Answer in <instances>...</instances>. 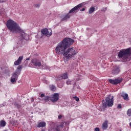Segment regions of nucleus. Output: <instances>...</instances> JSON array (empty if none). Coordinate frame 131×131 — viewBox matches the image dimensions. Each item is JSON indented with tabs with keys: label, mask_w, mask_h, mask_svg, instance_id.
Masks as SVG:
<instances>
[{
	"label": "nucleus",
	"mask_w": 131,
	"mask_h": 131,
	"mask_svg": "<svg viewBox=\"0 0 131 131\" xmlns=\"http://www.w3.org/2000/svg\"><path fill=\"white\" fill-rule=\"evenodd\" d=\"M74 39L66 37L60 41L56 47L55 52L56 54L63 55L66 61L70 60L72 57H74L76 55L75 50L73 48H70L75 42Z\"/></svg>",
	"instance_id": "nucleus-1"
},
{
	"label": "nucleus",
	"mask_w": 131,
	"mask_h": 131,
	"mask_svg": "<svg viewBox=\"0 0 131 131\" xmlns=\"http://www.w3.org/2000/svg\"><path fill=\"white\" fill-rule=\"evenodd\" d=\"M6 26L11 33L13 34H18L20 35V38L18 39V41L17 42V45H18V47L24 46L25 42L29 39V35L25 33L24 30L21 29L19 24L16 21L10 19L7 21Z\"/></svg>",
	"instance_id": "nucleus-2"
},
{
	"label": "nucleus",
	"mask_w": 131,
	"mask_h": 131,
	"mask_svg": "<svg viewBox=\"0 0 131 131\" xmlns=\"http://www.w3.org/2000/svg\"><path fill=\"white\" fill-rule=\"evenodd\" d=\"M131 48L120 50L118 53V59H122L123 62H127L130 60Z\"/></svg>",
	"instance_id": "nucleus-3"
},
{
	"label": "nucleus",
	"mask_w": 131,
	"mask_h": 131,
	"mask_svg": "<svg viewBox=\"0 0 131 131\" xmlns=\"http://www.w3.org/2000/svg\"><path fill=\"white\" fill-rule=\"evenodd\" d=\"M105 102L103 103V107H104V109L107 108V106L112 107L114 104V96L111 97V95L110 94L105 98Z\"/></svg>",
	"instance_id": "nucleus-4"
},
{
	"label": "nucleus",
	"mask_w": 131,
	"mask_h": 131,
	"mask_svg": "<svg viewBox=\"0 0 131 131\" xmlns=\"http://www.w3.org/2000/svg\"><path fill=\"white\" fill-rule=\"evenodd\" d=\"M86 4H88L87 2H83L78 4V5L76 6L75 7H74V8H73L72 9L70 10V13H77V12H78V11H79V10H80V9H81V8L83 7V6H85Z\"/></svg>",
	"instance_id": "nucleus-5"
},
{
	"label": "nucleus",
	"mask_w": 131,
	"mask_h": 131,
	"mask_svg": "<svg viewBox=\"0 0 131 131\" xmlns=\"http://www.w3.org/2000/svg\"><path fill=\"white\" fill-rule=\"evenodd\" d=\"M23 68L22 66H18L17 68V69L15 70V72L12 74V76L11 77L12 78H15L18 79V77H19V75L21 74V71Z\"/></svg>",
	"instance_id": "nucleus-6"
},
{
	"label": "nucleus",
	"mask_w": 131,
	"mask_h": 131,
	"mask_svg": "<svg viewBox=\"0 0 131 131\" xmlns=\"http://www.w3.org/2000/svg\"><path fill=\"white\" fill-rule=\"evenodd\" d=\"M122 80H123V79H122V78H117L115 79H109L108 80V82H109V83L113 84L114 85H117V84L121 83V82H122Z\"/></svg>",
	"instance_id": "nucleus-7"
},
{
	"label": "nucleus",
	"mask_w": 131,
	"mask_h": 131,
	"mask_svg": "<svg viewBox=\"0 0 131 131\" xmlns=\"http://www.w3.org/2000/svg\"><path fill=\"white\" fill-rule=\"evenodd\" d=\"M41 36L40 37V38H42V37L43 35H45V36H47V37H50L51 35H52L53 31L52 30H50V33L49 32V30L47 28H45L42 30H41Z\"/></svg>",
	"instance_id": "nucleus-8"
},
{
	"label": "nucleus",
	"mask_w": 131,
	"mask_h": 131,
	"mask_svg": "<svg viewBox=\"0 0 131 131\" xmlns=\"http://www.w3.org/2000/svg\"><path fill=\"white\" fill-rule=\"evenodd\" d=\"M60 97V94L59 93H54L50 96V101L52 103H56L59 101V97Z\"/></svg>",
	"instance_id": "nucleus-9"
},
{
	"label": "nucleus",
	"mask_w": 131,
	"mask_h": 131,
	"mask_svg": "<svg viewBox=\"0 0 131 131\" xmlns=\"http://www.w3.org/2000/svg\"><path fill=\"white\" fill-rule=\"evenodd\" d=\"M31 63H32L34 66L35 67H43V66L41 64V62L37 59V58H34L31 60Z\"/></svg>",
	"instance_id": "nucleus-10"
},
{
	"label": "nucleus",
	"mask_w": 131,
	"mask_h": 131,
	"mask_svg": "<svg viewBox=\"0 0 131 131\" xmlns=\"http://www.w3.org/2000/svg\"><path fill=\"white\" fill-rule=\"evenodd\" d=\"M120 73V68L119 67H115L112 71V74L113 75H117Z\"/></svg>",
	"instance_id": "nucleus-11"
},
{
	"label": "nucleus",
	"mask_w": 131,
	"mask_h": 131,
	"mask_svg": "<svg viewBox=\"0 0 131 131\" xmlns=\"http://www.w3.org/2000/svg\"><path fill=\"white\" fill-rule=\"evenodd\" d=\"M70 14H74V13H70V11H69L68 13H67L64 16L61 18V21H67V20L70 19V17H71Z\"/></svg>",
	"instance_id": "nucleus-12"
},
{
	"label": "nucleus",
	"mask_w": 131,
	"mask_h": 131,
	"mask_svg": "<svg viewBox=\"0 0 131 131\" xmlns=\"http://www.w3.org/2000/svg\"><path fill=\"white\" fill-rule=\"evenodd\" d=\"M56 81H57V86L59 88V89H62L63 86H64V83L63 82V80L60 79V78H58Z\"/></svg>",
	"instance_id": "nucleus-13"
},
{
	"label": "nucleus",
	"mask_w": 131,
	"mask_h": 131,
	"mask_svg": "<svg viewBox=\"0 0 131 131\" xmlns=\"http://www.w3.org/2000/svg\"><path fill=\"white\" fill-rule=\"evenodd\" d=\"M23 60V56H19L18 59L14 62V65L15 66H18V65H20Z\"/></svg>",
	"instance_id": "nucleus-14"
},
{
	"label": "nucleus",
	"mask_w": 131,
	"mask_h": 131,
	"mask_svg": "<svg viewBox=\"0 0 131 131\" xmlns=\"http://www.w3.org/2000/svg\"><path fill=\"white\" fill-rule=\"evenodd\" d=\"M108 128V121H105L102 124V129L106 130Z\"/></svg>",
	"instance_id": "nucleus-15"
},
{
	"label": "nucleus",
	"mask_w": 131,
	"mask_h": 131,
	"mask_svg": "<svg viewBox=\"0 0 131 131\" xmlns=\"http://www.w3.org/2000/svg\"><path fill=\"white\" fill-rule=\"evenodd\" d=\"M46 125H47L46 122H40L38 124L37 127H45Z\"/></svg>",
	"instance_id": "nucleus-16"
},
{
	"label": "nucleus",
	"mask_w": 131,
	"mask_h": 131,
	"mask_svg": "<svg viewBox=\"0 0 131 131\" xmlns=\"http://www.w3.org/2000/svg\"><path fill=\"white\" fill-rule=\"evenodd\" d=\"M49 88L52 92H56V91H57V88H56L55 85H49Z\"/></svg>",
	"instance_id": "nucleus-17"
},
{
	"label": "nucleus",
	"mask_w": 131,
	"mask_h": 131,
	"mask_svg": "<svg viewBox=\"0 0 131 131\" xmlns=\"http://www.w3.org/2000/svg\"><path fill=\"white\" fill-rule=\"evenodd\" d=\"M48 131H61V129L59 127V125H57L56 127L49 129Z\"/></svg>",
	"instance_id": "nucleus-18"
},
{
	"label": "nucleus",
	"mask_w": 131,
	"mask_h": 131,
	"mask_svg": "<svg viewBox=\"0 0 131 131\" xmlns=\"http://www.w3.org/2000/svg\"><path fill=\"white\" fill-rule=\"evenodd\" d=\"M60 78V79H67V78H68V74H67V73H66L64 74H63Z\"/></svg>",
	"instance_id": "nucleus-19"
},
{
	"label": "nucleus",
	"mask_w": 131,
	"mask_h": 131,
	"mask_svg": "<svg viewBox=\"0 0 131 131\" xmlns=\"http://www.w3.org/2000/svg\"><path fill=\"white\" fill-rule=\"evenodd\" d=\"M6 124H7V122L5 120H2L0 122V126L2 127H5L6 126Z\"/></svg>",
	"instance_id": "nucleus-20"
},
{
	"label": "nucleus",
	"mask_w": 131,
	"mask_h": 131,
	"mask_svg": "<svg viewBox=\"0 0 131 131\" xmlns=\"http://www.w3.org/2000/svg\"><path fill=\"white\" fill-rule=\"evenodd\" d=\"M14 105L15 107L17 108V109H20V108L21 107V105L19 104V103H18V102H17V101L14 102Z\"/></svg>",
	"instance_id": "nucleus-21"
},
{
	"label": "nucleus",
	"mask_w": 131,
	"mask_h": 131,
	"mask_svg": "<svg viewBox=\"0 0 131 131\" xmlns=\"http://www.w3.org/2000/svg\"><path fill=\"white\" fill-rule=\"evenodd\" d=\"M94 11H95V7H91L89 10V14H93V13H94Z\"/></svg>",
	"instance_id": "nucleus-22"
},
{
	"label": "nucleus",
	"mask_w": 131,
	"mask_h": 131,
	"mask_svg": "<svg viewBox=\"0 0 131 131\" xmlns=\"http://www.w3.org/2000/svg\"><path fill=\"white\" fill-rule=\"evenodd\" d=\"M124 100H125V101H129V98H128V94H124V97H123Z\"/></svg>",
	"instance_id": "nucleus-23"
},
{
	"label": "nucleus",
	"mask_w": 131,
	"mask_h": 131,
	"mask_svg": "<svg viewBox=\"0 0 131 131\" xmlns=\"http://www.w3.org/2000/svg\"><path fill=\"white\" fill-rule=\"evenodd\" d=\"M10 123L12 124V125H15L16 124V120L13 119L10 121Z\"/></svg>",
	"instance_id": "nucleus-24"
},
{
	"label": "nucleus",
	"mask_w": 131,
	"mask_h": 131,
	"mask_svg": "<svg viewBox=\"0 0 131 131\" xmlns=\"http://www.w3.org/2000/svg\"><path fill=\"white\" fill-rule=\"evenodd\" d=\"M49 100L51 101V96H47L44 98V101H45V102H47V101H49Z\"/></svg>",
	"instance_id": "nucleus-25"
},
{
	"label": "nucleus",
	"mask_w": 131,
	"mask_h": 131,
	"mask_svg": "<svg viewBox=\"0 0 131 131\" xmlns=\"http://www.w3.org/2000/svg\"><path fill=\"white\" fill-rule=\"evenodd\" d=\"M18 79H16L15 78H11V81L12 82V83H15V82H16V81H17V80Z\"/></svg>",
	"instance_id": "nucleus-26"
},
{
	"label": "nucleus",
	"mask_w": 131,
	"mask_h": 131,
	"mask_svg": "<svg viewBox=\"0 0 131 131\" xmlns=\"http://www.w3.org/2000/svg\"><path fill=\"white\" fill-rule=\"evenodd\" d=\"M127 115L128 116H131V108H129L127 111Z\"/></svg>",
	"instance_id": "nucleus-27"
},
{
	"label": "nucleus",
	"mask_w": 131,
	"mask_h": 131,
	"mask_svg": "<svg viewBox=\"0 0 131 131\" xmlns=\"http://www.w3.org/2000/svg\"><path fill=\"white\" fill-rule=\"evenodd\" d=\"M42 82H43L44 83H48V81L46 80V77H43L42 79Z\"/></svg>",
	"instance_id": "nucleus-28"
},
{
	"label": "nucleus",
	"mask_w": 131,
	"mask_h": 131,
	"mask_svg": "<svg viewBox=\"0 0 131 131\" xmlns=\"http://www.w3.org/2000/svg\"><path fill=\"white\" fill-rule=\"evenodd\" d=\"M74 98L75 99V101H76V102H79V98L77 97V96H75Z\"/></svg>",
	"instance_id": "nucleus-29"
},
{
	"label": "nucleus",
	"mask_w": 131,
	"mask_h": 131,
	"mask_svg": "<svg viewBox=\"0 0 131 131\" xmlns=\"http://www.w3.org/2000/svg\"><path fill=\"white\" fill-rule=\"evenodd\" d=\"M118 109H121L122 106H121V104H118L117 106Z\"/></svg>",
	"instance_id": "nucleus-30"
},
{
	"label": "nucleus",
	"mask_w": 131,
	"mask_h": 131,
	"mask_svg": "<svg viewBox=\"0 0 131 131\" xmlns=\"http://www.w3.org/2000/svg\"><path fill=\"white\" fill-rule=\"evenodd\" d=\"M62 117H63V115H59L58 116V119H59V120L62 119Z\"/></svg>",
	"instance_id": "nucleus-31"
},
{
	"label": "nucleus",
	"mask_w": 131,
	"mask_h": 131,
	"mask_svg": "<svg viewBox=\"0 0 131 131\" xmlns=\"http://www.w3.org/2000/svg\"><path fill=\"white\" fill-rule=\"evenodd\" d=\"M125 93L124 92H122L121 94H120V96L121 97H122V98H123L124 97V95H125Z\"/></svg>",
	"instance_id": "nucleus-32"
},
{
	"label": "nucleus",
	"mask_w": 131,
	"mask_h": 131,
	"mask_svg": "<svg viewBox=\"0 0 131 131\" xmlns=\"http://www.w3.org/2000/svg\"><path fill=\"white\" fill-rule=\"evenodd\" d=\"M59 127H64V123H61L60 125H58Z\"/></svg>",
	"instance_id": "nucleus-33"
},
{
	"label": "nucleus",
	"mask_w": 131,
	"mask_h": 131,
	"mask_svg": "<svg viewBox=\"0 0 131 131\" xmlns=\"http://www.w3.org/2000/svg\"><path fill=\"white\" fill-rule=\"evenodd\" d=\"M35 7L36 8H39V7H40V5H39V4H36L35 5Z\"/></svg>",
	"instance_id": "nucleus-34"
},
{
	"label": "nucleus",
	"mask_w": 131,
	"mask_h": 131,
	"mask_svg": "<svg viewBox=\"0 0 131 131\" xmlns=\"http://www.w3.org/2000/svg\"><path fill=\"white\" fill-rule=\"evenodd\" d=\"M79 10H80V11L81 12H84V11H85V8H82L81 9H79Z\"/></svg>",
	"instance_id": "nucleus-35"
},
{
	"label": "nucleus",
	"mask_w": 131,
	"mask_h": 131,
	"mask_svg": "<svg viewBox=\"0 0 131 131\" xmlns=\"http://www.w3.org/2000/svg\"><path fill=\"white\" fill-rule=\"evenodd\" d=\"M95 131H100V128H99V127H96V128H95Z\"/></svg>",
	"instance_id": "nucleus-36"
},
{
	"label": "nucleus",
	"mask_w": 131,
	"mask_h": 131,
	"mask_svg": "<svg viewBox=\"0 0 131 131\" xmlns=\"http://www.w3.org/2000/svg\"><path fill=\"white\" fill-rule=\"evenodd\" d=\"M45 94H41V95H40V98H43L44 97H45Z\"/></svg>",
	"instance_id": "nucleus-37"
},
{
	"label": "nucleus",
	"mask_w": 131,
	"mask_h": 131,
	"mask_svg": "<svg viewBox=\"0 0 131 131\" xmlns=\"http://www.w3.org/2000/svg\"><path fill=\"white\" fill-rule=\"evenodd\" d=\"M67 84L68 85L71 84V81H67Z\"/></svg>",
	"instance_id": "nucleus-38"
},
{
	"label": "nucleus",
	"mask_w": 131,
	"mask_h": 131,
	"mask_svg": "<svg viewBox=\"0 0 131 131\" xmlns=\"http://www.w3.org/2000/svg\"><path fill=\"white\" fill-rule=\"evenodd\" d=\"M31 101L32 102H34V98L33 97H32L31 98Z\"/></svg>",
	"instance_id": "nucleus-39"
},
{
	"label": "nucleus",
	"mask_w": 131,
	"mask_h": 131,
	"mask_svg": "<svg viewBox=\"0 0 131 131\" xmlns=\"http://www.w3.org/2000/svg\"><path fill=\"white\" fill-rule=\"evenodd\" d=\"M6 2V0H0V3H5Z\"/></svg>",
	"instance_id": "nucleus-40"
},
{
	"label": "nucleus",
	"mask_w": 131,
	"mask_h": 131,
	"mask_svg": "<svg viewBox=\"0 0 131 131\" xmlns=\"http://www.w3.org/2000/svg\"><path fill=\"white\" fill-rule=\"evenodd\" d=\"M5 106L6 105L4 103L1 104V107H5Z\"/></svg>",
	"instance_id": "nucleus-41"
},
{
	"label": "nucleus",
	"mask_w": 131,
	"mask_h": 131,
	"mask_svg": "<svg viewBox=\"0 0 131 131\" xmlns=\"http://www.w3.org/2000/svg\"><path fill=\"white\" fill-rule=\"evenodd\" d=\"M29 60H30V58H28L26 59V61H29Z\"/></svg>",
	"instance_id": "nucleus-42"
},
{
	"label": "nucleus",
	"mask_w": 131,
	"mask_h": 131,
	"mask_svg": "<svg viewBox=\"0 0 131 131\" xmlns=\"http://www.w3.org/2000/svg\"><path fill=\"white\" fill-rule=\"evenodd\" d=\"M41 131H46V129L42 128V129H41Z\"/></svg>",
	"instance_id": "nucleus-43"
},
{
	"label": "nucleus",
	"mask_w": 131,
	"mask_h": 131,
	"mask_svg": "<svg viewBox=\"0 0 131 131\" xmlns=\"http://www.w3.org/2000/svg\"><path fill=\"white\" fill-rule=\"evenodd\" d=\"M102 105H103V103H105V100H103L102 101Z\"/></svg>",
	"instance_id": "nucleus-44"
},
{
	"label": "nucleus",
	"mask_w": 131,
	"mask_h": 131,
	"mask_svg": "<svg viewBox=\"0 0 131 131\" xmlns=\"http://www.w3.org/2000/svg\"><path fill=\"white\" fill-rule=\"evenodd\" d=\"M5 72H6V73L7 72H10V71H7V70H6V71H5Z\"/></svg>",
	"instance_id": "nucleus-45"
},
{
	"label": "nucleus",
	"mask_w": 131,
	"mask_h": 131,
	"mask_svg": "<svg viewBox=\"0 0 131 131\" xmlns=\"http://www.w3.org/2000/svg\"><path fill=\"white\" fill-rule=\"evenodd\" d=\"M129 126H130V127H131V122L129 123Z\"/></svg>",
	"instance_id": "nucleus-46"
},
{
	"label": "nucleus",
	"mask_w": 131,
	"mask_h": 131,
	"mask_svg": "<svg viewBox=\"0 0 131 131\" xmlns=\"http://www.w3.org/2000/svg\"><path fill=\"white\" fill-rule=\"evenodd\" d=\"M107 10V8H105V10H104V12H105Z\"/></svg>",
	"instance_id": "nucleus-47"
},
{
	"label": "nucleus",
	"mask_w": 131,
	"mask_h": 131,
	"mask_svg": "<svg viewBox=\"0 0 131 131\" xmlns=\"http://www.w3.org/2000/svg\"><path fill=\"white\" fill-rule=\"evenodd\" d=\"M74 84L75 85V84H76V82H75Z\"/></svg>",
	"instance_id": "nucleus-48"
},
{
	"label": "nucleus",
	"mask_w": 131,
	"mask_h": 131,
	"mask_svg": "<svg viewBox=\"0 0 131 131\" xmlns=\"http://www.w3.org/2000/svg\"><path fill=\"white\" fill-rule=\"evenodd\" d=\"M31 114H33V112H31Z\"/></svg>",
	"instance_id": "nucleus-49"
},
{
	"label": "nucleus",
	"mask_w": 131,
	"mask_h": 131,
	"mask_svg": "<svg viewBox=\"0 0 131 131\" xmlns=\"http://www.w3.org/2000/svg\"><path fill=\"white\" fill-rule=\"evenodd\" d=\"M34 107H35V104H34Z\"/></svg>",
	"instance_id": "nucleus-50"
},
{
	"label": "nucleus",
	"mask_w": 131,
	"mask_h": 131,
	"mask_svg": "<svg viewBox=\"0 0 131 131\" xmlns=\"http://www.w3.org/2000/svg\"><path fill=\"white\" fill-rule=\"evenodd\" d=\"M120 131H121V130H120Z\"/></svg>",
	"instance_id": "nucleus-51"
}]
</instances>
